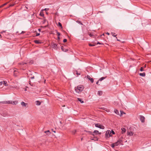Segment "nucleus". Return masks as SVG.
<instances>
[{"label": "nucleus", "instance_id": "nucleus-36", "mask_svg": "<svg viewBox=\"0 0 151 151\" xmlns=\"http://www.w3.org/2000/svg\"><path fill=\"white\" fill-rule=\"evenodd\" d=\"M67 39H64L63 40V42H67Z\"/></svg>", "mask_w": 151, "mask_h": 151}, {"label": "nucleus", "instance_id": "nucleus-56", "mask_svg": "<svg viewBox=\"0 0 151 151\" xmlns=\"http://www.w3.org/2000/svg\"><path fill=\"white\" fill-rule=\"evenodd\" d=\"M13 6V5H10V6Z\"/></svg>", "mask_w": 151, "mask_h": 151}, {"label": "nucleus", "instance_id": "nucleus-6", "mask_svg": "<svg viewBox=\"0 0 151 151\" xmlns=\"http://www.w3.org/2000/svg\"><path fill=\"white\" fill-rule=\"evenodd\" d=\"M87 78L89 79L91 83H93V82L94 80L93 78H91L90 76L89 75H87L86 76Z\"/></svg>", "mask_w": 151, "mask_h": 151}, {"label": "nucleus", "instance_id": "nucleus-40", "mask_svg": "<svg viewBox=\"0 0 151 151\" xmlns=\"http://www.w3.org/2000/svg\"><path fill=\"white\" fill-rule=\"evenodd\" d=\"M40 35V34L39 33H37L36 34V36H39Z\"/></svg>", "mask_w": 151, "mask_h": 151}, {"label": "nucleus", "instance_id": "nucleus-39", "mask_svg": "<svg viewBox=\"0 0 151 151\" xmlns=\"http://www.w3.org/2000/svg\"><path fill=\"white\" fill-rule=\"evenodd\" d=\"M2 83H3V81H0V85H1Z\"/></svg>", "mask_w": 151, "mask_h": 151}, {"label": "nucleus", "instance_id": "nucleus-42", "mask_svg": "<svg viewBox=\"0 0 151 151\" xmlns=\"http://www.w3.org/2000/svg\"><path fill=\"white\" fill-rule=\"evenodd\" d=\"M25 64H26V63H24L23 62L22 63H20V64H21V65H24Z\"/></svg>", "mask_w": 151, "mask_h": 151}, {"label": "nucleus", "instance_id": "nucleus-20", "mask_svg": "<svg viewBox=\"0 0 151 151\" xmlns=\"http://www.w3.org/2000/svg\"><path fill=\"white\" fill-rule=\"evenodd\" d=\"M78 99L81 103H83L84 102L81 99L79 98H78Z\"/></svg>", "mask_w": 151, "mask_h": 151}, {"label": "nucleus", "instance_id": "nucleus-5", "mask_svg": "<svg viewBox=\"0 0 151 151\" xmlns=\"http://www.w3.org/2000/svg\"><path fill=\"white\" fill-rule=\"evenodd\" d=\"M89 132L90 133V134L94 136L95 135H96L98 134V133H99V131L98 130H94L93 132Z\"/></svg>", "mask_w": 151, "mask_h": 151}, {"label": "nucleus", "instance_id": "nucleus-7", "mask_svg": "<svg viewBox=\"0 0 151 151\" xmlns=\"http://www.w3.org/2000/svg\"><path fill=\"white\" fill-rule=\"evenodd\" d=\"M140 117V120L142 122H144L145 121V118L144 116L142 115H141Z\"/></svg>", "mask_w": 151, "mask_h": 151}, {"label": "nucleus", "instance_id": "nucleus-33", "mask_svg": "<svg viewBox=\"0 0 151 151\" xmlns=\"http://www.w3.org/2000/svg\"><path fill=\"white\" fill-rule=\"evenodd\" d=\"M111 134H115V133L113 130H111Z\"/></svg>", "mask_w": 151, "mask_h": 151}, {"label": "nucleus", "instance_id": "nucleus-52", "mask_svg": "<svg viewBox=\"0 0 151 151\" xmlns=\"http://www.w3.org/2000/svg\"><path fill=\"white\" fill-rule=\"evenodd\" d=\"M98 134H101V132H99V133H98Z\"/></svg>", "mask_w": 151, "mask_h": 151}, {"label": "nucleus", "instance_id": "nucleus-13", "mask_svg": "<svg viewBox=\"0 0 151 151\" xmlns=\"http://www.w3.org/2000/svg\"><path fill=\"white\" fill-rule=\"evenodd\" d=\"M34 42L36 44H41L42 43L41 42L38 40H35Z\"/></svg>", "mask_w": 151, "mask_h": 151}, {"label": "nucleus", "instance_id": "nucleus-46", "mask_svg": "<svg viewBox=\"0 0 151 151\" xmlns=\"http://www.w3.org/2000/svg\"><path fill=\"white\" fill-rule=\"evenodd\" d=\"M99 80H98V81L96 82V84H98V83H99Z\"/></svg>", "mask_w": 151, "mask_h": 151}, {"label": "nucleus", "instance_id": "nucleus-34", "mask_svg": "<svg viewBox=\"0 0 151 151\" xmlns=\"http://www.w3.org/2000/svg\"><path fill=\"white\" fill-rule=\"evenodd\" d=\"M111 146L112 148H114L115 146H116L115 145H114V143H113L111 145Z\"/></svg>", "mask_w": 151, "mask_h": 151}, {"label": "nucleus", "instance_id": "nucleus-43", "mask_svg": "<svg viewBox=\"0 0 151 151\" xmlns=\"http://www.w3.org/2000/svg\"><path fill=\"white\" fill-rule=\"evenodd\" d=\"M49 10L48 8H45V9L44 10L45 11H47Z\"/></svg>", "mask_w": 151, "mask_h": 151}, {"label": "nucleus", "instance_id": "nucleus-25", "mask_svg": "<svg viewBox=\"0 0 151 151\" xmlns=\"http://www.w3.org/2000/svg\"><path fill=\"white\" fill-rule=\"evenodd\" d=\"M114 145L116 146H118L120 143L118 142L117 141L116 142L114 143Z\"/></svg>", "mask_w": 151, "mask_h": 151}, {"label": "nucleus", "instance_id": "nucleus-38", "mask_svg": "<svg viewBox=\"0 0 151 151\" xmlns=\"http://www.w3.org/2000/svg\"><path fill=\"white\" fill-rule=\"evenodd\" d=\"M40 15L41 16H43L44 15V14H42L41 13L40 14Z\"/></svg>", "mask_w": 151, "mask_h": 151}, {"label": "nucleus", "instance_id": "nucleus-32", "mask_svg": "<svg viewBox=\"0 0 151 151\" xmlns=\"http://www.w3.org/2000/svg\"><path fill=\"white\" fill-rule=\"evenodd\" d=\"M140 70L141 71H144V68L143 67H141L140 69Z\"/></svg>", "mask_w": 151, "mask_h": 151}, {"label": "nucleus", "instance_id": "nucleus-3", "mask_svg": "<svg viewBox=\"0 0 151 151\" xmlns=\"http://www.w3.org/2000/svg\"><path fill=\"white\" fill-rule=\"evenodd\" d=\"M112 136L111 134V132L110 130H107L106 131L105 134V137L106 138H109L110 137Z\"/></svg>", "mask_w": 151, "mask_h": 151}, {"label": "nucleus", "instance_id": "nucleus-9", "mask_svg": "<svg viewBox=\"0 0 151 151\" xmlns=\"http://www.w3.org/2000/svg\"><path fill=\"white\" fill-rule=\"evenodd\" d=\"M53 48L54 49H57L58 48V47L57 46V45L53 43L52 45Z\"/></svg>", "mask_w": 151, "mask_h": 151}, {"label": "nucleus", "instance_id": "nucleus-12", "mask_svg": "<svg viewBox=\"0 0 151 151\" xmlns=\"http://www.w3.org/2000/svg\"><path fill=\"white\" fill-rule=\"evenodd\" d=\"M121 130L122 131V133H125L126 131V129L125 128L123 127L121 128Z\"/></svg>", "mask_w": 151, "mask_h": 151}, {"label": "nucleus", "instance_id": "nucleus-47", "mask_svg": "<svg viewBox=\"0 0 151 151\" xmlns=\"http://www.w3.org/2000/svg\"><path fill=\"white\" fill-rule=\"evenodd\" d=\"M3 6H3V5H1V6H0V8H1V7H3Z\"/></svg>", "mask_w": 151, "mask_h": 151}, {"label": "nucleus", "instance_id": "nucleus-29", "mask_svg": "<svg viewBox=\"0 0 151 151\" xmlns=\"http://www.w3.org/2000/svg\"><path fill=\"white\" fill-rule=\"evenodd\" d=\"M120 112H121V114H120V116H122L123 114H125V113L124 112H123L122 111H120Z\"/></svg>", "mask_w": 151, "mask_h": 151}, {"label": "nucleus", "instance_id": "nucleus-24", "mask_svg": "<svg viewBox=\"0 0 151 151\" xmlns=\"http://www.w3.org/2000/svg\"><path fill=\"white\" fill-rule=\"evenodd\" d=\"M40 104H41V103L40 101H36V105H40Z\"/></svg>", "mask_w": 151, "mask_h": 151}, {"label": "nucleus", "instance_id": "nucleus-55", "mask_svg": "<svg viewBox=\"0 0 151 151\" xmlns=\"http://www.w3.org/2000/svg\"><path fill=\"white\" fill-rule=\"evenodd\" d=\"M0 38H1V35L0 34Z\"/></svg>", "mask_w": 151, "mask_h": 151}, {"label": "nucleus", "instance_id": "nucleus-54", "mask_svg": "<svg viewBox=\"0 0 151 151\" xmlns=\"http://www.w3.org/2000/svg\"><path fill=\"white\" fill-rule=\"evenodd\" d=\"M5 32V31H3V32H1V33H3V32Z\"/></svg>", "mask_w": 151, "mask_h": 151}, {"label": "nucleus", "instance_id": "nucleus-51", "mask_svg": "<svg viewBox=\"0 0 151 151\" xmlns=\"http://www.w3.org/2000/svg\"><path fill=\"white\" fill-rule=\"evenodd\" d=\"M58 40H60V37L59 36H58Z\"/></svg>", "mask_w": 151, "mask_h": 151}, {"label": "nucleus", "instance_id": "nucleus-11", "mask_svg": "<svg viewBox=\"0 0 151 151\" xmlns=\"http://www.w3.org/2000/svg\"><path fill=\"white\" fill-rule=\"evenodd\" d=\"M73 73L74 74H76L78 76L81 75V73L80 72L78 73V72L76 70L74 71Z\"/></svg>", "mask_w": 151, "mask_h": 151}, {"label": "nucleus", "instance_id": "nucleus-23", "mask_svg": "<svg viewBox=\"0 0 151 151\" xmlns=\"http://www.w3.org/2000/svg\"><path fill=\"white\" fill-rule=\"evenodd\" d=\"M105 77H102L99 79V81H101L104 79H105Z\"/></svg>", "mask_w": 151, "mask_h": 151}, {"label": "nucleus", "instance_id": "nucleus-26", "mask_svg": "<svg viewBox=\"0 0 151 151\" xmlns=\"http://www.w3.org/2000/svg\"><path fill=\"white\" fill-rule=\"evenodd\" d=\"M77 131L75 129L72 131V134H74L76 133Z\"/></svg>", "mask_w": 151, "mask_h": 151}, {"label": "nucleus", "instance_id": "nucleus-41", "mask_svg": "<svg viewBox=\"0 0 151 151\" xmlns=\"http://www.w3.org/2000/svg\"><path fill=\"white\" fill-rule=\"evenodd\" d=\"M101 44V45H102V44H103V43H100V42H98L97 43V44Z\"/></svg>", "mask_w": 151, "mask_h": 151}, {"label": "nucleus", "instance_id": "nucleus-22", "mask_svg": "<svg viewBox=\"0 0 151 151\" xmlns=\"http://www.w3.org/2000/svg\"><path fill=\"white\" fill-rule=\"evenodd\" d=\"M61 49L63 51H64V52H66L68 50H67L65 49V50L64 49V47L63 46H62L61 47Z\"/></svg>", "mask_w": 151, "mask_h": 151}, {"label": "nucleus", "instance_id": "nucleus-44", "mask_svg": "<svg viewBox=\"0 0 151 151\" xmlns=\"http://www.w3.org/2000/svg\"><path fill=\"white\" fill-rule=\"evenodd\" d=\"M30 78L32 79H33L34 78V76H33L32 77H31Z\"/></svg>", "mask_w": 151, "mask_h": 151}, {"label": "nucleus", "instance_id": "nucleus-19", "mask_svg": "<svg viewBox=\"0 0 151 151\" xmlns=\"http://www.w3.org/2000/svg\"><path fill=\"white\" fill-rule=\"evenodd\" d=\"M133 134V133L132 132H128V135H129L130 136L132 135Z\"/></svg>", "mask_w": 151, "mask_h": 151}, {"label": "nucleus", "instance_id": "nucleus-17", "mask_svg": "<svg viewBox=\"0 0 151 151\" xmlns=\"http://www.w3.org/2000/svg\"><path fill=\"white\" fill-rule=\"evenodd\" d=\"M102 93H102V91H98V94L99 96H101L102 95Z\"/></svg>", "mask_w": 151, "mask_h": 151}, {"label": "nucleus", "instance_id": "nucleus-50", "mask_svg": "<svg viewBox=\"0 0 151 151\" xmlns=\"http://www.w3.org/2000/svg\"><path fill=\"white\" fill-rule=\"evenodd\" d=\"M46 20H44V22H43V23H45V22H46Z\"/></svg>", "mask_w": 151, "mask_h": 151}, {"label": "nucleus", "instance_id": "nucleus-57", "mask_svg": "<svg viewBox=\"0 0 151 151\" xmlns=\"http://www.w3.org/2000/svg\"><path fill=\"white\" fill-rule=\"evenodd\" d=\"M117 41H119V40L117 39Z\"/></svg>", "mask_w": 151, "mask_h": 151}, {"label": "nucleus", "instance_id": "nucleus-58", "mask_svg": "<svg viewBox=\"0 0 151 151\" xmlns=\"http://www.w3.org/2000/svg\"><path fill=\"white\" fill-rule=\"evenodd\" d=\"M101 12V13H102L103 12Z\"/></svg>", "mask_w": 151, "mask_h": 151}, {"label": "nucleus", "instance_id": "nucleus-30", "mask_svg": "<svg viewBox=\"0 0 151 151\" xmlns=\"http://www.w3.org/2000/svg\"><path fill=\"white\" fill-rule=\"evenodd\" d=\"M56 33H57V34L58 35V36H59L60 35V33H59V32H58V31L57 30H56Z\"/></svg>", "mask_w": 151, "mask_h": 151}, {"label": "nucleus", "instance_id": "nucleus-16", "mask_svg": "<svg viewBox=\"0 0 151 151\" xmlns=\"http://www.w3.org/2000/svg\"><path fill=\"white\" fill-rule=\"evenodd\" d=\"M3 83H2V84H4L5 86H8V84H7V83L6 81H3Z\"/></svg>", "mask_w": 151, "mask_h": 151}, {"label": "nucleus", "instance_id": "nucleus-48", "mask_svg": "<svg viewBox=\"0 0 151 151\" xmlns=\"http://www.w3.org/2000/svg\"><path fill=\"white\" fill-rule=\"evenodd\" d=\"M106 34H107V35H109V33L108 32H107L106 33Z\"/></svg>", "mask_w": 151, "mask_h": 151}, {"label": "nucleus", "instance_id": "nucleus-15", "mask_svg": "<svg viewBox=\"0 0 151 151\" xmlns=\"http://www.w3.org/2000/svg\"><path fill=\"white\" fill-rule=\"evenodd\" d=\"M139 75L141 76L144 77L145 76V73H140Z\"/></svg>", "mask_w": 151, "mask_h": 151}, {"label": "nucleus", "instance_id": "nucleus-21", "mask_svg": "<svg viewBox=\"0 0 151 151\" xmlns=\"http://www.w3.org/2000/svg\"><path fill=\"white\" fill-rule=\"evenodd\" d=\"M45 133H46L47 134H50V132L49 130H48L46 131L45 132Z\"/></svg>", "mask_w": 151, "mask_h": 151}, {"label": "nucleus", "instance_id": "nucleus-1", "mask_svg": "<svg viewBox=\"0 0 151 151\" xmlns=\"http://www.w3.org/2000/svg\"><path fill=\"white\" fill-rule=\"evenodd\" d=\"M18 103L17 101H0V103L3 104H12L14 105L17 104Z\"/></svg>", "mask_w": 151, "mask_h": 151}, {"label": "nucleus", "instance_id": "nucleus-27", "mask_svg": "<svg viewBox=\"0 0 151 151\" xmlns=\"http://www.w3.org/2000/svg\"><path fill=\"white\" fill-rule=\"evenodd\" d=\"M111 34H112V35L113 37H116V38H117V37H116V36L117 35H114V34H115V33H113V32H111Z\"/></svg>", "mask_w": 151, "mask_h": 151}, {"label": "nucleus", "instance_id": "nucleus-28", "mask_svg": "<svg viewBox=\"0 0 151 151\" xmlns=\"http://www.w3.org/2000/svg\"><path fill=\"white\" fill-rule=\"evenodd\" d=\"M58 25L60 27H61V28H62V24H61L60 22H59L58 23Z\"/></svg>", "mask_w": 151, "mask_h": 151}, {"label": "nucleus", "instance_id": "nucleus-14", "mask_svg": "<svg viewBox=\"0 0 151 151\" xmlns=\"http://www.w3.org/2000/svg\"><path fill=\"white\" fill-rule=\"evenodd\" d=\"M14 75L15 76H17V74L18 73V72L17 71L15 70L14 71Z\"/></svg>", "mask_w": 151, "mask_h": 151}, {"label": "nucleus", "instance_id": "nucleus-10", "mask_svg": "<svg viewBox=\"0 0 151 151\" xmlns=\"http://www.w3.org/2000/svg\"><path fill=\"white\" fill-rule=\"evenodd\" d=\"M122 139H123V137H120L119 139L117 140V142H119V143H121V142L122 141Z\"/></svg>", "mask_w": 151, "mask_h": 151}, {"label": "nucleus", "instance_id": "nucleus-53", "mask_svg": "<svg viewBox=\"0 0 151 151\" xmlns=\"http://www.w3.org/2000/svg\"><path fill=\"white\" fill-rule=\"evenodd\" d=\"M38 30L40 32V30H41V29H38Z\"/></svg>", "mask_w": 151, "mask_h": 151}, {"label": "nucleus", "instance_id": "nucleus-35", "mask_svg": "<svg viewBox=\"0 0 151 151\" xmlns=\"http://www.w3.org/2000/svg\"><path fill=\"white\" fill-rule=\"evenodd\" d=\"M89 46H93L95 45L94 44H89Z\"/></svg>", "mask_w": 151, "mask_h": 151}, {"label": "nucleus", "instance_id": "nucleus-4", "mask_svg": "<svg viewBox=\"0 0 151 151\" xmlns=\"http://www.w3.org/2000/svg\"><path fill=\"white\" fill-rule=\"evenodd\" d=\"M95 126L96 127L99 128L100 129H103L104 128V127L100 124H95Z\"/></svg>", "mask_w": 151, "mask_h": 151}, {"label": "nucleus", "instance_id": "nucleus-31", "mask_svg": "<svg viewBox=\"0 0 151 151\" xmlns=\"http://www.w3.org/2000/svg\"><path fill=\"white\" fill-rule=\"evenodd\" d=\"M76 22L77 23H78L79 24H81V25L83 24L80 21H76Z\"/></svg>", "mask_w": 151, "mask_h": 151}, {"label": "nucleus", "instance_id": "nucleus-37", "mask_svg": "<svg viewBox=\"0 0 151 151\" xmlns=\"http://www.w3.org/2000/svg\"><path fill=\"white\" fill-rule=\"evenodd\" d=\"M89 35L90 37H92L93 36V35L91 33L89 34Z\"/></svg>", "mask_w": 151, "mask_h": 151}, {"label": "nucleus", "instance_id": "nucleus-18", "mask_svg": "<svg viewBox=\"0 0 151 151\" xmlns=\"http://www.w3.org/2000/svg\"><path fill=\"white\" fill-rule=\"evenodd\" d=\"M114 112L117 115L119 114V111L117 109H115L114 110Z\"/></svg>", "mask_w": 151, "mask_h": 151}, {"label": "nucleus", "instance_id": "nucleus-45", "mask_svg": "<svg viewBox=\"0 0 151 151\" xmlns=\"http://www.w3.org/2000/svg\"><path fill=\"white\" fill-rule=\"evenodd\" d=\"M6 4H7V3H5V4H3V6H5V5H6Z\"/></svg>", "mask_w": 151, "mask_h": 151}, {"label": "nucleus", "instance_id": "nucleus-8", "mask_svg": "<svg viewBox=\"0 0 151 151\" xmlns=\"http://www.w3.org/2000/svg\"><path fill=\"white\" fill-rule=\"evenodd\" d=\"M21 104L23 107H26L27 104V103H25L23 101H22L21 103Z\"/></svg>", "mask_w": 151, "mask_h": 151}, {"label": "nucleus", "instance_id": "nucleus-49", "mask_svg": "<svg viewBox=\"0 0 151 151\" xmlns=\"http://www.w3.org/2000/svg\"><path fill=\"white\" fill-rule=\"evenodd\" d=\"M52 131H53V132H54V133H55V132H56L55 131H54V130H53V129H52Z\"/></svg>", "mask_w": 151, "mask_h": 151}, {"label": "nucleus", "instance_id": "nucleus-2", "mask_svg": "<svg viewBox=\"0 0 151 151\" xmlns=\"http://www.w3.org/2000/svg\"><path fill=\"white\" fill-rule=\"evenodd\" d=\"M84 88L83 85H78L75 88V91L76 92L79 93L82 91Z\"/></svg>", "mask_w": 151, "mask_h": 151}]
</instances>
